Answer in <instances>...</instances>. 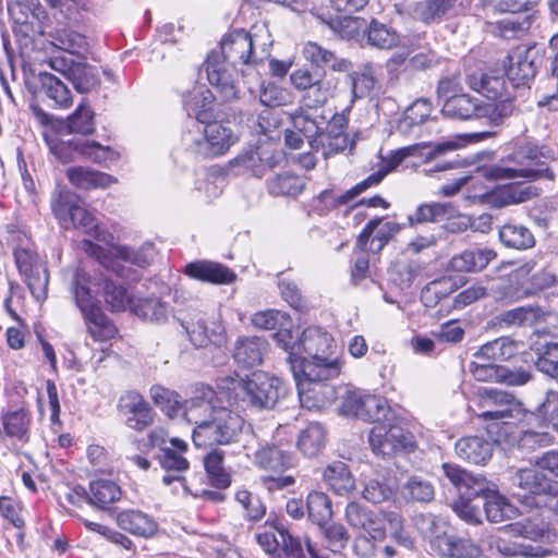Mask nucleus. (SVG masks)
I'll use <instances>...</instances> for the list:
<instances>
[{
    "label": "nucleus",
    "mask_w": 558,
    "mask_h": 558,
    "mask_svg": "<svg viewBox=\"0 0 558 558\" xmlns=\"http://www.w3.org/2000/svg\"><path fill=\"white\" fill-rule=\"evenodd\" d=\"M216 392L207 387L191 398L183 412L186 422L194 425L192 439L196 447L229 445L238 440L244 418L227 407L218 405Z\"/></svg>",
    "instance_id": "nucleus-1"
},
{
    "label": "nucleus",
    "mask_w": 558,
    "mask_h": 558,
    "mask_svg": "<svg viewBox=\"0 0 558 558\" xmlns=\"http://www.w3.org/2000/svg\"><path fill=\"white\" fill-rule=\"evenodd\" d=\"M265 56L254 50L253 37L244 29H236L223 36L220 41V54L211 51L205 62V71L209 84L215 88L216 97L222 101L236 98L238 89L227 70L226 63L233 68L238 65H256Z\"/></svg>",
    "instance_id": "nucleus-2"
},
{
    "label": "nucleus",
    "mask_w": 558,
    "mask_h": 558,
    "mask_svg": "<svg viewBox=\"0 0 558 558\" xmlns=\"http://www.w3.org/2000/svg\"><path fill=\"white\" fill-rule=\"evenodd\" d=\"M553 162L557 163L550 148L526 143L518 146L512 154L501 160V163L485 168L484 177L496 181L519 178L530 181L539 179L554 181L556 169Z\"/></svg>",
    "instance_id": "nucleus-3"
},
{
    "label": "nucleus",
    "mask_w": 558,
    "mask_h": 558,
    "mask_svg": "<svg viewBox=\"0 0 558 558\" xmlns=\"http://www.w3.org/2000/svg\"><path fill=\"white\" fill-rule=\"evenodd\" d=\"M226 398L231 405L242 410L247 408L256 410H270L286 393L283 383L266 373H254L252 377L228 378L223 380Z\"/></svg>",
    "instance_id": "nucleus-4"
},
{
    "label": "nucleus",
    "mask_w": 558,
    "mask_h": 558,
    "mask_svg": "<svg viewBox=\"0 0 558 558\" xmlns=\"http://www.w3.org/2000/svg\"><path fill=\"white\" fill-rule=\"evenodd\" d=\"M291 123L302 131L310 147L322 151L325 158L344 150L349 138L345 133L347 119L335 114L329 122L323 114H308L305 111H294L289 114Z\"/></svg>",
    "instance_id": "nucleus-5"
},
{
    "label": "nucleus",
    "mask_w": 558,
    "mask_h": 558,
    "mask_svg": "<svg viewBox=\"0 0 558 558\" xmlns=\"http://www.w3.org/2000/svg\"><path fill=\"white\" fill-rule=\"evenodd\" d=\"M333 338L319 327L306 328L298 339V350L307 357H298L296 369L306 376L336 378L340 375L342 363L335 355Z\"/></svg>",
    "instance_id": "nucleus-6"
},
{
    "label": "nucleus",
    "mask_w": 558,
    "mask_h": 558,
    "mask_svg": "<svg viewBox=\"0 0 558 558\" xmlns=\"http://www.w3.org/2000/svg\"><path fill=\"white\" fill-rule=\"evenodd\" d=\"M71 291L76 306L82 312L87 330L95 341H107L117 333L116 326L96 305L89 288V276L82 268H76L71 280Z\"/></svg>",
    "instance_id": "nucleus-7"
},
{
    "label": "nucleus",
    "mask_w": 558,
    "mask_h": 558,
    "mask_svg": "<svg viewBox=\"0 0 558 558\" xmlns=\"http://www.w3.org/2000/svg\"><path fill=\"white\" fill-rule=\"evenodd\" d=\"M445 476L459 490L461 498L452 504V510L468 524L482 523L480 509L472 505L470 499L488 490V484L484 476L473 475L457 464L444 463Z\"/></svg>",
    "instance_id": "nucleus-8"
},
{
    "label": "nucleus",
    "mask_w": 558,
    "mask_h": 558,
    "mask_svg": "<svg viewBox=\"0 0 558 558\" xmlns=\"http://www.w3.org/2000/svg\"><path fill=\"white\" fill-rule=\"evenodd\" d=\"M477 417L487 422L508 424L511 421H523L527 414L523 404L512 393L484 388L478 392Z\"/></svg>",
    "instance_id": "nucleus-9"
},
{
    "label": "nucleus",
    "mask_w": 558,
    "mask_h": 558,
    "mask_svg": "<svg viewBox=\"0 0 558 558\" xmlns=\"http://www.w3.org/2000/svg\"><path fill=\"white\" fill-rule=\"evenodd\" d=\"M54 217L64 228L81 229L84 233L98 238V225L95 216L77 205L74 195L63 187H57L51 197Z\"/></svg>",
    "instance_id": "nucleus-10"
},
{
    "label": "nucleus",
    "mask_w": 558,
    "mask_h": 558,
    "mask_svg": "<svg viewBox=\"0 0 558 558\" xmlns=\"http://www.w3.org/2000/svg\"><path fill=\"white\" fill-rule=\"evenodd\" d=\"M513 486L535 498L537 506L546 507L558 513V483L535 469H520L511 477Z\"/></svg>",
    "instance_id": "nucleus-11"
},
{
    "label": "nucleus",
    "mask_w": 558,
    "mask_h": 558,
    "mask_svg": "<svg viewBox=\"0 0 558 558\" xmlns=\"http://www.w3.org/2000/svg\"><path fill=\"white\" fill-rule=\"evenodd\" d=\"M345 22L347 27H352L344 31L348 38H359L362 44L380 50H389L399 44L397 31L375 17L369 22L364 19H347Z\"/></svg>",
    "instance_id": "nucleus-12"
},
{
    "label": "nucleus",
    "mask_w": 558,
    "mask_h": 558,
    "mask_svg": "<svg viewBox=\"0 0 558 558\" xmlns=\"http://www.w3.org/2000/svg\"><path fill=\"white\" fill-rule=\"evenodd\" d=\"M246 456L253 458V463L260 470L282 473L296 465V457L279 446L262 442L256 433L252 430L251 439L244 445Z\"/></svg>",
    "instance_id": "nucleus-13"
},
{
    "label": "nucleus",
    "mask_w": 558,
    "mask_h": 558,
    "mask_svg": "<svg viewBox=\"0 0 558 558\" xmlns=\"http://www.w3.org/2000/svg\"><path fill=\"white\" fill-rule=\"evenodd\" d=\"M198 136L189 140L187 149L193 154L211 158L223 155L238 140L233 132L219 122H211L203 126L195 123Z\"/></svg>",
    "instance_id": "nucleus-14"
},
{
    "label": "nucleus",
    "mask_w": 558,
    "mask_h": 558,
    "mask_svg": "<svg viewBox=\"0 0 558 558\" xmlns=\"http://www.w3.org/2000/svg\"><path fill=\"white\" fill-rule=\"evenodd\" d=\"M289 367L296 384L298 395L302 408L319 410L329 404L335 398V390L326 381L332 378L306 376L296 369V360L289 357Z\"/></svg>",
    "instance_id": "nucleus-15"
},
{
    "label": "nucleus",
    "mask_w": 558,
    "mask_h": 558,
    "mask_svg": "<svg viewBox=\"0 0 558 558\" xmlns=\"http://www.w3.org/2000/svg\"><path fill=\"white\" fill-rule=\"evenodd\" d=\"M8 11L16 33L24 37H34L45 33L47 13L38 0H16L9 3Z\"/></svg>",
    "instance_id": "nucleus-16"
},
{
    "label": "nucleus",
    "mask_w": 558,
    "mask_h": 558,
    "mask_svg": "<svg viewBox=\"0 0 558 558\" xmlns=\"http://www.w3.org/2000/svg\"><path fill=\"white\" fill-rule=\"evenodd\" d=\"M411 435L397 424L381 421L375 424L368 435L369 446L374 453L390 457L412 446Z\"/></svg>",
    "instance_id": "nucleus-17"
},
{
    "label": "nucleus",
    "mask_w": 558,
    "mask_h": 558,
    "mask_svg": "<svg viewBox=\"0 0 558 558\" xmlns=\"http://www.w3.org/2000/svg\"><path fill=\"white\" fill-rule=\"evenodd\" d=\"M342 411L363 421L380 423L389 421L390 408L386 399L365 395L361 391H349L342 402Z\"/></svg>",
    "instance_id": "nucleus-18"
},
{
    "label": "nucleus",
    "mask_w": 558,
    "mask_h": 558,
    "mask_svg": "<svg viewBox=\"0 0 558 558\" xmlns=\"http://www.w3.org/2000/svg\"><path fill=\"white\" fill-rule=\"evenodd\" d=\"M187 450V444L179 438H171L169 447H160L157 453V460L160 466L168 471L177 474H168L162 476V483L167 486L177 484L184 493L192 494L189 486L186 485L185 477L181 475L182 472L190 468L189 461L183 457V453Z\"/></svg>",
    "instance_id": "nucleus-19"
},
{
    "label": "nucleus",
    "mask_w": 558,
    "mask_h": 558,
    "mask_svg": "<svg viewBox=\"0 0 558 558\" xmlns=\"http://www.w3.org/2000/svg\"><path fill=\"white\" fill-rule=\"evenodd\" d=\"M179 320L196 348H206L209 344L220 345L225 340L223 328L214 323L209 326L201 312L184 315Z\"/></svg>",
    "instance_id": "nucleus-20"
},
{
    "label": "nucleus",
    "mask_w": 558,
    "mask_h": 558,
    "mask_svg": "<svg viewBox=\"0 0 558 558\" xmlns=\"http://www.w3.org/2000/svg\"><path fill=\"white\" fill-rule=\"evenodd\" d=\"M119 409L125 416L126 426L136 432H143L155 421L154 410L137 391L123 395L119 400Z\"/></svg>",
    "instance_id": "nucleus-21"
},
{
    "label": "nucleus",
    "mask_w": 558,
    "mask_h": 558,
    "mask_svg": "<svg viewBox=\"0 0 558 558\" xmlns=\"http://www.w3.org/2000/svg\"><path fill=\"white\" fill-rule=\"evenodd\" d=\"M458 148V144L453 141H446L436 144L420 143L403 147L396 151L388 160L384 161L381 169L386 174L395 170L408 156L420 153L426 160L436 159L448 151H453Z\"/></svg>",
    "instance_id": "nucleus-22"
},
{
    "label": "nucleus",
    "mask_w": 558,
    "mask_h": 558,
    "mask_svg": "<svg viewBox=\"0 0 558 558\" xmlns=\"http://www.w3.org/2000/svg\"><path fill=\"white\" fill-rule=\"evenodd\" d=\"M531 53L529 48L513 50L507 56L505 73L513 87L527 85L534 78L536 66Z\"/></svg>",
    "instance_id": "nucleus-23"
},
{
    "label": "nucleus",
    "mask_w": 558,
    "mask_h": 558,
    "mask_svg": "<svg viewBox=\"0 0 558 558\" xmlns=\"http://www.w3.org/2000/svg\"><path fill=\"white\" fill-rule=\"evenodd\" d=\"M400 231V226L392 221L376 218L366 223L356 241V248L364 250L371 240L369 251L380 252L389 240Z\"/></svg>",
    "instance_id": "nucleus-24"
},
{
    "label": "nucleus",
    "mask_w": 558,
    "mask_h": 558,
    "mask_svg": "<svg viewBox=\"0 0 558 558\" xmlns=\"http://www.w3.org/2000/svg\"><path fill=\"white\" fill-rule=\"evenodd\" d=\"M32 413L23 407L10 409L1 415L3 438L20 444H27L31 439Z\"/></svg>",
    "instance_id": "nucleus-25"
},
{
    "label": "nucleus",
    "mask_w": 558,
    "mask_h": 558,
    "mask_svg": "<svg viewBox=\"0 0 558 558\" xmlns=\"http://www.w3.org/2000/svg\"><path fill=\"white\" fill-rule=\"evenodd\" d=\"M267 349L268 342L262 337H240L234 344L233 359L238 365L251 368L262 364Z\"/></svg>",
    "instance_id": "nucleus-26"
},
{
    "label": "nucleus",
    "mask_w": 558,
    "mask_h": 558,
    "mask_svg": "<svg viewBox=\"0 0 558 558\" xmlns=\"http://www.w3.org/2000/svg\"><path fill=\"white\" fill-rule=\"evenodd\" d=\"M483 110L482 100L478 98L469 94H458L446 99L441 113L451 120L466 121L481 119Z\"/></svg>",
    "instance_id": "nucleus-27"
},
{
    "label": "nucleus",
    "mask_w": 558,
    "mask_h": 558,
    "mask_svg": "<svg viewBox=\"0 0 558 558\" xmlns=\"http://www.w3.org/2000/svg\"><path fill=\"white\" fill-rule=\"evenodd\" d=\"M184 274L191 278L215 284H228L236 278L235 274L227 266L210 260L190 263L185 266Z\"/></svg>",
    "instance_id": "nucleus-28"
},
{
    "label": "nucleus",
    "mask_w": 558,
    "mask_h": 558,
    "mask_svg": "<svg viewBox=\"0 0 558 558\" xmlns=\"http://www.w3.org/2000/svg\"><path fill=\"white\" fill-rule=\"evenodd\" d=\"M344 519L351 529L366 533H374L378 536H380L379 529L386 527L384 524V513H375L356 501H352L347 505Z\"/></svg>",
    "instance_id": "nucleus-29"
},
{
    "label": "nucleus",
    "mask_w": 558,
    "mask_h": 558,
    "mask_svg": "<svg viewBox=\"0 0 558 558\" xmlns=\"http://www.w3.org/2000/svg\"><path fill=\"white\" fill-rule=\"evenodd\" d=\"M432 101L427 98H418L405 108L396 129L402 135H416L421 126L432 118Z\"/></svg>",
    "instance_id": "nucleus-30"
},
{
    "label": "nucleus",
    "mask_w": 558,
    "mask_h": 558,
    "mask_svg": "<svg viewBox=\"0 0 558 558\" xmlns=\"http://www.w3.org/2000/svg\"><path fill=\"white\" fill-rule=\"evenodd\" d=\"M488 549L504 558H546L551 551L542 546L513 542L500 536H492L488 542Z\"/></svg>",
    "instance_id": "nucleus-31"
},
{
    "label": "nucleus",
    "mask_w": 558,
    "mask_h": 558,
    "mask_svg": "<svg viewBox=\"0 0 558 558\" xmlns=\"http://www.w3.org/2000/svg\"><path fill=\"white\" fill-rule=\"evenodd\" d=\"M66 178L77 189L93 190L107 189L118 182L117 178L88 167H70L66 170Z\"/></svg>",
    "instance_id": "nucleus-32"
},
{
    "label": "nucleus",
    "mask_w": 558,
    "mask_h": 558,
    "mask_svg": "<svg viewBox=\"0 0 558 558\" xmlns=\"http://www.w3.org/2000/svg\"><path fill=\"white\" fill-rule=\"evenodd\" d=\"M493 444L480 436H466L456 442V452L473 464H485L493 456Z\"/></svg>",
    "instance_id": "nucleus-33"
},
{
    "label": "nucleus",
    "mask_w": 558,
    "mask_h": 558,
    "mask_svg": "<svg viewBox=\"0 0 558 558\" xmlns=\"http://www.w3.org/2000/svg\"><path fill=\"white\" fill-rule=\"evenodd\" d=\"M118 525L131 534L144 538L156 534L158 524L147 513L140 510H125L117 517Z\"/></svg>",
    "instance_id": "nucleus-34"
},
{
    "label": "nucleus",
    "mask_w": 558,
    "mask_h": 558,
    "mask_svg": "<svg viewBox=\"0 0 558 558\" xmlns=\"http://www.w3.org/2000/svg\"><path fill=\"white\" fill-rule=\"evenodd\" d=\"M336 83L331 78H327L326 74L311 86L302 95V106L295 111H305L308 114H317L316 110L323 108L327 101L333 97Z\"/></svg>",
    "instance_id": "nucleus-35"
},
{
    "label": "nucleus",
    "mask_w": 558,
    "mask_h": 558,
    "mask_svg": "<svg viewBox=\"0 0 558 558\" xmlns=\"http://www.w3.org/2000/svg\"><path fill=\"white\" fill-rule=\"evenodd\" d=\"M303 56L317 68L327 66L338 72H347L351 68L350 61L338 58L332 51L313 41L305 44Z\"/></svg>",
    "instance_id": "nucleus-36"
},
{
    "label": "nucleus",
    "mask_w": 558,
    "mask_h": 558,
    "mask_svg": "<svg viewBox=\"0 0 558 558\" xmlns=\"http://www.w3.org/2000/svg\"><path fill=\"white\" fill-rule=\"evenodd\" d=\"M326 485L337 495H345L355 488V480L349 466L342 461H335L323 473Z\"/></svg>",
    "instance_id": "nucleus-37"
},
{
    "label": "nucleus",
    "mask_w": 558,
    "mask_h": 558,
    "mask_svg": "<svg viewBox=\"0 0 558 558\" xmlns=\"http://www.w3.org/2000/svg\"><path fill=\"white\" fill-rule=\"evenodd\" d=\"M500 242L509 248L524 251L534 247L535 236L532 231L521 223H505L499 229Z\"/></svg>",
    "instance_id": "nucleus-38"
},
{
    "label": "nucleus",
    "mask_w": 558,
    "mask_h": 558,
    "mask_svg": "<svg viewBox=\"0 0 558 558\" xmlns=\"http://www.w3.org/2000/svg\"><path fill=\"white\" fill-rule=\"evenodd\" d=\"M40 90L60 108H69L73 104L71 90L56 75L41 71L38 73Z\"/></svg>",
    "instance_id": "nucleus-39"
},
{
    "label": "nucleus",
    "mask_w": 558,
    "mask_h": 558,
    "mask_svg": "<svg viewBox=\"0 0 558 558\" xmlns=\"http://www.w3.org/2000/svg\"><path fill=\"white\" fill-rule=\"evenodd\" d=\"M120 497L121 489L112 481L97 480L89 484L88 504L97 509H108L109 505L118 501Z\"/></svg>",
    "instance_id": "nucleus-40"
},
{
    "label": "nucleus",
    "mask_w": 558,
    "mask_h": 558,
    "mask_svg": "<svg viewBox=\"0 0 558 558\" xmlns=\"http://www.w3.org/2000/svg\"><path fill=\"white\" fill-rule=\"evenodd\" d=\"M517 352L518 343L508 337H501L483 344L474 356L481 361H507Z\"/></svg>",
    "instance_id": "nucleus-41"
},
{
    "label": "nucleus",
    "mask_w": 558,
    "mask_h": 558,
    "mask_svg": "<svg viewBox=\"0 0 558 558\" xmlns=\"http://www.w3.org/2000/svg\"><path fill=\"white\" fill-rule=\"evenodd\" d=\"M326 434L320 423H311L300 433L298 448L304 456L316 457L325 447Z\"/></svg>",
    "instance_id": "nucleus-42"
},
{
    "label": "nucleus",
    "mask_w": 558,
    "mask_h": 558,
    "mask_svg": "<svg viewBox=\"0 0 558 558\" xmlns=\"http://www.w3.org/2000/svg\"><path fill=\"white\" fill-rule=\"evenodd\" d=\"M304 187V179L291 172L279 173L267 181V190L274 196L296 197Z\"/></svg>",
    "instance_id": "nucleus-43"
},
{
    "label": "nucleus",
    "mask_w": 558,
    "mask_h": 558,
    "mask_svg": "<svg viewBox=\"0 0 558 558\" xmlns=\"http://www.w3.org/2000/svg\"><path fill=\"white\" fill-rule=\"evenodd\" d=\"M457 0H423L413 8L414 17L425 24L439 22L454 5Z\"/></svg>",
    "instance_id": "nucleus-44"
},
{
    "label": "nucleus",
    "mask_w": 558,
    "mask_h": 558,
    "mask_svg": "<svg viewBox=\"0 0 558 558\" xmlns=\"http://www.w3.org/2000/svg\"><path fill=\"white\" fill-rule=\"evenodd\" d=\"M450 209V203H425L416 207L415 211L408 216V222L411 228L416 229L422 223H438L444 221V217Z\"/></svg>",
    "instance_id": "nucleus-45"
},
{
    "label": "nucleus",
    "mask_w": 558,
    "mask_h": 558,
    "mask_svg": "<svg viewBox=\"0 0 558 558\" xmlns=\"http://www.w3.org/2000/svg\"><path fill=\"white\" fill-rule=\"evenodd\" d=\"M536 195L533 186L506 185L488 196L492 204L504 207L510 204L523 203Z\"/></svg>",
    "instance_id": "nucleus-46"
},
{
    "label": "nucleus",
    "mask_w": 558,
    "mask_h": 558,
    "mask_svg": "<svg viewBox=\"0 0 558 558\" xmlns=\"http://www.w3.org/2000/svg\"><path fill=\"white\" fill-rule=\"evenodd\" d=\"M484 495V510L489 522L499 523L514 517L515 509L507 498L497 493H485Z\"/></svg>",
    "instance_id": "nucleus-47"
},
{
    "label": "nucleus",
    "mask_w": 558,
    "mask_h": 558,
    "mask_svg": "<svg viewBox=\"0 0 558 558\" xmlns=\"http://www.w3.org/2000/svg\"><path fill=\"white\" fill-rule=\"evenodd\" d=\"M438 542L445 546L441 548L442 554L450 558H478L481 556L480 547L470 539L445 536L439 537Z\"/></svg>",
    "instance_id": "nucleus-48"
},
{
    "label": "nucleus",
    "mask_w": 558,
    "mask_h": 558,
    "mask_svg": "<svg viewBox=\"0 0 558 558\" xmlns=\"http://www.w3.org/2000/svg\"><path fill=\"white\" fill-rule=\"evenodd\" d=\"M308 518L318 526L332 518L331 500L322 492H311L306 499Z\"/></svg>",
    "instance_id": "nucleus-49"
},
{
    "label": "nucleus",
    "mask_w": 558,
    "mask_h": 558,
    "mask_svg": "<svg viewBox=\"0 0 558 558\" xmlns=\"http://www.w3.org/2000/svg\"><path fill=\"white\" fill-rule=\"evenodd\" d=\"M318 527L323 535L324 544L330 551L335 554L341 553L347 547L350 534L343 524L327 521Z\"/></svg>",
    "instance_id": "nucleus-50"
},
{
    "label": "nucleus",
    "mask_w": 558,
    "mask_h": 558,
    "mask_svg": "<svg viewBox=\"0 0 558 558\" xmlns=\"http://www.w3.org/2000/svg\"><path fill=\"white\" fill-rule=\"evenodd\" d=\"M500 530L513 537H523L531 541L541 539L547 532L546 524L543 521L531 518L507 524Z\"/></svg>",
    "instance_id": "nucleus-51"
},
{
    "label": "nucleus",
    "mask_w": 558,
    "mask_h": 558,
    "mask_svg": "<svg viewBox=\"0 0 558 558\" xmlns=\"http://www.w3.org/2000/svg\"><path fill=\"white\" fill-rule=\"evenodd\" d=\"M536 368L558 380V342H546L535 350Z\"/></svg>",
    "instance_id": "nucleus-52"
},
{
    "label": "nucleus",
    "mask_w": 558,
    "mask_h": 558,
    "mask_svg": "<svg viewBox=\"0 0 558 558\" xmlns=\"http://www.w3.org/2000/svg\"><path fill=\"white\" fill-rule=\"evenodd\" d=\"M204 465L210 483L218 488H226L230 485V474L223 466V453L218 450L209 452L204 458Z\"/></svg>",
    "instance_id": "nucleus-53"
},
{
    "label": "nucleus",
    "mask_w": 558,
    "mask_h": 558,
    "mask_svg": "<svg viewBox=\"0 0 558 558\" xmlns=\"http://www.w3.org/2000/svg\"><path fill=\"white\" fill-rule=\"evenodd\" d=\"M68 80L72 83L75 90L82 94L89 93L100 83L95 69L83 62H78L74 66Z\"/></svg>",
    "instance_id": "nucleus-54"
},
{
    "label": "nucleus",
    "mask_w": 558,
    "mask_h": 558,
    "mask_svg": "<svg viewBox=\"0 0 558 558\" xmlns=\"http://www.w3.org/2000/svg\"><path fill=\"white\" fill-rule=\"evenodd\" d=\"M132 311L145 320L161 323L168 317V305L159 299H140L132 305Z\"/></svg>",
    "instance_id": "nucleus-55"
},
{
    "label": "nucleus",
    "mask_w": 558,
    "mask_h": 558,
    "mask_svg": "<svg viewBox=\"0 0 558 558\" xmlns=\"http://www.w3.org/2000/svg\"><path fill=\"white\" fill-rule=\"evenodd\" d=\"M75 153L96 163H105L118 159L119 155L109 146H104L96 141H80L75 144Z\"/></svg>",
    "instance_id": "nucleus-56"
},
{
    "label": "nucleus",
    "mask_w": 558,
    "mask_h": 558,
    "mask_svg": "<svg viewBox=\"0 0 558 558\" xmlns=\"http://www.w3.org/2000/svg\"><path fill=\"white\" fill-rule=\"evenodd\" d=\"M102 292L107 305L110 306L111 311L120 312L126 308L129 305H133V301L126 289L120 284H117L110 279H104Z\"/></svg>",
    "instance_id": "nucleus-57"
},
{
    "label": "nucleus",
    "mask_w": 558,
    "mask_h": 558,
    "mask_svg": "<svg viewBox=\"0 0 558 558\" xmlns=\"http://www.w3.org/2000/svg\"><path fill=\"white\" fill-rule=\"evenodd\" d=\"M95 113L89 106L82 102L68 118V129L71 133L83 135L93 134L95 131Z\"/></svg>",
    "instance_id": "nucleus-58"
},
{
    "label": "nucleus",
    "mask_w": 558,
    "mask_h": 558,
    "mask_svg": "<svg viewBox=\"0 0 558 558\" xmlns=\"http://www.w3.org/2000/svg\"><path fill=\"white\" fill-rule=\"evenodd\" d=\"M380 536L374 533H360L352 542V551L357 558H375L377 554V542H383L387 537L386 527L379 529Z\"/></svg>",
    "instance_id": "nucleus-59"
},
{
    "label": "nucleus",
    "mask_w": 558,
    "mask_h": 558,
    "mask_svg": "<svg viewBox=\"0 0 558 558\" xmlns=\"http://www.w3.org/2000/svg\"><path fill=\"white\" fill-rule=\"evenodd\" d=\"M470 87L488 99H496L502 96L505 90V81L502 77L481 74L480 78L473 75L469 82Z\"/></svg>",
    "instance_id": "nucleus-60"
},
{
    "label": "nucleus",
    "mask_w": 558,
    "mask_h": 558,
    "mask_svg": "<svg viewBox=\"0 0 558 558\" xmlns=\"http://www.w3.org/2000/svg\"><path fill=\"white\" fill-rule=\"evenodd\" d=\"M387 523L390 530V538L401 548L413 550L414 541L403 529V519L396 512H384V524Z\"/></svg>",
    "instance_id": "nucleus-61"
},
{
    "label": "nucleus",
    "mask_w": 558,
    "mask_h": 558,
    "mask_svg": "<svg viewBox=\"0 0 558 558\" xmlns=\"http://www.w3.org/2000/svg\"><path fill=\"white\" fill-rule=\"evenodd\" d=\"M262 156L259 149L248 148L239 154L230 161L232 168L248 170L256 178L265 175V166L260 165Z\"/></svg>",
    "instance_id": "nucleus-62"
},
{
    "label": "nucleus",
    "mask_w": 558,
    "mask_h": 558,
    "mask_svg": "<svg viewBox=\"0 0 558 558\" xmlns=\"http://www.w3.org/2000/svg\"><path fill=\"white\" fill-rule=\"evenodd\" d=\"M252 324L259 329L276 330L290 325V318L286 313L276 310H267L255 313L251 318Z\"/></svg>",
    "instance_id": "nucleus-63"
},
{
    "label": "nucleus",
    "mask_w": 558,
    "mask_h": 558,
    "mask_svg": "<svg viewBox=\"0 0 558 558\" xmlns=\"http://www.w3.org/2000/svg\"><path fill=\"white\" fill-rule=\"evenodd\" d=\"M403 494L411 500L428 502L434 498L435 492L430 482L420 476H412L404 485Z\"/></svg>",
    "instance_id": "nucleus-64"
}]
</instances>
